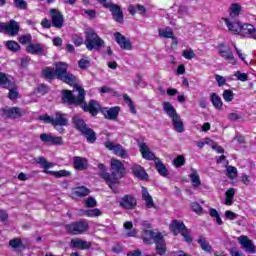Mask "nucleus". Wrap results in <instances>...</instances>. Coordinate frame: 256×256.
Instances as JSON below:
<instances>
[{"mask_svg": "<svg viewBox=\"0 0 256 256\" xmlns=\"http://www.w3.org/2000/svg\"><path fill=\"white\" fill-rule=\"evenodd\" d=\"M84 45L88 51H101L105 47V40L95 30H88L85 32Z\"/></svg>", "mask_w": 256, "mask_h": 256, "instance_id": "7ed1b4c3", "label": "nucleus"}, {"mask_svg": "<svg viewBox=\"0 0 256 256\" xmlns=\"http://www.w3.org/2000/svg\"><path fill=\"white\" fill-rule=\"evenodd\" d=\"M182 57L188 60L195 59V51H193V49L184 50L182 53Z\"/></svg>", "mask_w": 256, "mask_h": 256, "instance_id": "603ef678", "label": "nucleus"}, {"mask_svg": "<svg viewBox=\"0 0 256 256\" xmlns=\"http://www.w3.org/2000/svg\"><path fill=\"white\" fill-rule=\"evenodd\" d=\"M238 243L247 253H255V245H253V242L247 236L242 235L238 237Z\"/></svg>", "mask_w": 256, "mask_h": 256, "instance_id": "2eb2a0df", "label": "nucleus"}, {"mask_svg": "<svg viewBox=\"0 0 256 256\" xmlns=\"http://www.w3.org/2000/svg\"><path fill=\"white\" fill-rule=\"evenodd\" d=\"M0 85H3L6 89L11 85V81L7 78V75L0 72Z\"/></svg>", "mask_w": 256, "mask_h": 256, "instance_id": "3c124183", "label": "nucleus"}, {"mask_svg": "<svg viewBox=\"0 0 256 256\" xmlns=\"http://www.w3.org/2000/svg\"><path fill=\"white\" fill-rule=\"evenodd\" d=\"M123 227L126 229L128 237H135V235H137V229L133 228V222L127 221L124 223Z\"/></svg>", "mask_w": 256, "mask_h": 256, "instance_id": "ea45409f", "label": "nucleus"}, {"mask_svg": "<svg viewBox=\"0 0 256 256\" xmlns=\"http://www.w3.org/2000/svg\"><path fill=\"white\" fill-rule=\"evenodd\" d=\"M76 91L78 92V96H75V94L69 90H64L62 92V99L64 103H68V105H80L83 111H86L95 117V115L101 111L99 102L91 100L87 104L85 103V89H83L81 86H76Z\"/></svg>", "mask_w": 256, "mask_h": 256, "instance_id": "f257e3e1", "label": "nucleus"}, {"mask_svg": "<svg viewBox=\"0 0 256 256\" xmlns=\"http://www.w3.org/2000/svg\"><path fill=\"white\" fill-rule=\"evenodd\" d=\"M234 75L238 79V81L245 82V81H248V79H249V76H247V74L241 73L240 71L235 72Z\"/></svg>", "mask_w": 256, "mask_h": 256, "instance_id": "bf43d9fd", "label": "nucleus"}, {"mask_svg": "<svg viewBox=\"0 0 256 256\" xmlns=\"http://www.w3.org/2000/svg\"><path fill=\"white\" fill-rule=\"evenodd\" d=\"M78 65H79L80 69H87V67H89V65H91V62L85 58H82L78 62Z\"/></svg>", "mask_w": 256, "mask_h": 256, "instance_id": "69168bd1", "label": "nucleus"}, {"mask_svg": "<svg viewBox=\"0 0 256 256\" xmlns=\"http://www.w3.org/2000/svg\"><path fill=\"white\" fill-rule=\"evenodd\" d=\"M132 173L140 179V181H145L149 177L147 172H145V168L141 167L139 164H134L132 166Z\"/></svg>", "mask_w": 256, "mask_h": 256, "instance_id": "412c9836", "label": "nucleus"}, {"mask_svg": "<svg viewBox=\"0 0 256 256\" xmlns=\"http://www.w3.org/2000/svg\"><path fill=\"white\" fill-rule=\"evenodd\" d=\"M43 75L46 79H53V77H55V72L51 68H46L43 70Z\"/></svg>", "mask_w": 256, "mask_h": 256, "instance_id": "4d7b16f0", "label": "nucleus"}, {"mask_svg": "<svg viewBox=\"0 0 256 256\" xmlns=\"http://www.w3.org/2000/svg\"><path fill=\"white\" fill-rule=\"evenodd\" d=\"M142 199L145 201V206L147 209H153L155 207V202H153V197L147 191V188L142 187Z\"/></svg>", "mask_w": 256, "mask_h": 256, "instance_id": "393cba45", "label": "nucleus"}, {"mask_svg": "<svg viewBox=\"0 0 256 256\" xmlns=\"http://www.w3.org/2000/svg\"><path fill=\"white\" fill-rule=\"evenodd\" d=\"M110 11L113 15V19H115L117 23H121L123 21V11H121V7H119V5L114 4L110 8Z\"/></svg>", "mask_w": 256, "mask_h": 256, "instance_id": "7c9ffc66", "label": "nucleus"}, {"mask_svg": "<svg viewBox=\"0 0 256 256\" xmlns=\"http://www.w3.org/2000/svg\"><path fill=\"white\" fill-rule=\"evenodd\" d=\"M72 123L77 129V131H79L82 135L86 137L88 143H95V141H97V136L95 134V131L89 128L81 117L74 116L72 118Z\"/></svg>", "mask_w": 256, "mask_h": 256, "instance_id": "20e7f679", "label": "nucleus"}, {"mask_svg": "<svg viewBox=\"0 0 256 256\" xmlns=\"http://www.w3.org/2000/svg\"><path fill=\"white\" fill-rule=\"evenodd\" d=\"M218 47L220 57L225 59V61H230L231 65L237 64V61L235 60L233 52L231 51V48H229V46H225V44H220Z\"/></svg>", "mask_w": 256, "mask_h": 256, "instance_id": "9b49d317", "label": "nucleus"}, {"mask_svg": "<svg viewBox=\"0 0 256 256\" xmlns=\"http://www.w3.org/2000/svg\"><path fill=\"white\" fill-rule=\"evenodd\" d=\"M171 119L174 131H176V133H183L185 131V125L183 124V120H181V116L178 114Z\"/></svg>", "mask_w": 256, "mask_h": 256, "instance_id": "a878e982", "label": "nucleus"}, {"mask_svg": "<svg viewBox=\"0 0 256 256\" xmlns=\"http://www.w3.org/2000/svg\"><path fill=\"white\" fill-rule=\"evenodd\" d=\"M110 165L111 174L108 173L107 168H105L104 164L100 163L98 165L99 177H101V179H104V181L114 193H117L113 185H117V183H119V180L123 179L125 175V165H123L122 161L115 158L111 159Z\"/></svg>", "mask_w": 256, "mask_h": 256, "instance_id": "f03ea898", "label": "nucleus"}, {"mask_svg": "<svg viewBox=\"0 0 256 256\" xmlns=\"http://www.w3.org/2000/svg\"><path fill=\"white\" fill-rule=\"evenodd\" d=\"M115 41L125 51H131L133 49V45L131 44V40L127 39L124 35L120 32L114 33Z\"/></svg>", "mask_w": 256, "mask_h": 256, "instance_id": "ddd939ff", "label": "nucleus"}, {"mask_svg": "<svg viewBox=\"0 0 256 256\" xmlns=\"http://www.w3.org/2000/svg\"><path fill=\"white\" fill-rule=\"evenodd\" d=\"M31 34L22 35L19 37V41L22 45H27L31 41Z\"/></svg>", "mask_w": 256, "mask_h": 256, "instance_id": "13d9d810", "label": "nucleus"}, {"mask_svg": "<svg viewBox=\"0 0 256 256\" xmlns=\"http://www.w3.org/2000/svg\"><path fill=\"white\" fill-rule=\"evenodd\" d=\"M198 243L201 249L205 251V253H213V247L211 246L209 241H207V238L200 236L198 238Z\"/></svg>", "mask_w": 256, "mask_h": 256, "instance_id": "72a5a7b5", "label": "nucleus"}, {"mask_svg": "<svg viewBox=\"0 0 256 256\" xmlns=\"http://www.w3.org/2000/svg\"><path fill=\"white\" fill-rule=\"evenodd\" d=\"M60 81H63L64 83H67L68 85L74 86L75 89H77V87H79V85H77V78L75 77V75H73L69 72H67L66 74L61 76Z\"/></svg>", "mask_w": 256, "mask_h": 256, "instance_id": "c85d7f7f", "label": "nucleus"}, {"mask_svg": "<svg viewBox=\"0 0 256 256\" xmlns=\"http://www.w3.org/2000/svg\"><path fill=\"white\" fill-rule=\"evenodd\" d=\"M82 215H86V217H99L101 216V210L98 208L92 210H85L82 212Z\"/></svg>", "mask_w": 256, "mask_h": 256, "instance_id": "37998d69", "label": "nucleus"}, {"mask_svg": "<svg viewBox=\"0 0 256 256\" xmlns=\"http://www.w3.org/2000/svg\"><path fill=\"white\" fill-rule=\"evenodd\" d=\"M70 245L75 249H81L83 251L91 247V242L82 240L81 238H74L71 240Z\"/></svg>", "mask_w": 256, "mask_h": 256, "instance_id": "aec40b11", "label": "nucleus"}, {"mask_svg": "<svg viewBox=\"0 0 256 256\" xmlns=\"http://www.w3.org/2000/svg\"><path fill=\"white\" fill-rule=\"evenodd\" d=\"M85 206L86 207H96L97 206V200L93 197H89L85 200Z\"/></svg>", "mask_w": 256, "mask_h": 256, "instance_id": "e2e57ef3", "label": "nucleus"}, {"mask_svg": "<svg viewBox=\"0 0 256 256\" xmlns=\"http://www.w3.org/2000/svg\"><path fill=\"white\" fill-rule=\"evenodd\" d=\"M210 101L218 111H223V100H221V97L217 93H212L210 95Z\"/></svg>", "mask_w": 256, "mask_h": 256, "instance_id": "c756f323", "label": "nucleus"}, {"mask_svg": "<svg viewBox=\"0 0 256 256\" xmlns=\"http://www.w3.org/2000/svg\"><path fill=\"white\" fill-rule=\"evenodd\" d=\"M192 173L189 175V178L192 182V187H200L201 186V178L199 177V173H197V170L191 169Z\"/></svg>", "mask_w": 256, "mask_h": 256, "instance_id": "4c0bfd02", "label": "nucleus"}, {"mask_svg": "<svg viewBox=\"0 0 256 256\" xmlns=\"http://www.w3.org/2000/svg\"><path fill=\"white\" fill-rule=\"evenodd\" d=\"M162 107L170 119H173L175 116L179 115L177 114V110H175L173 104L170 102H163Z\"/></svg>", "mask_w": 256, "mask_h": 256, "instance_id": "2f4dec72", "label": "nucleus"}, {"mask_svg": "<svg viewBox=\"0 0 256 256\" xmlns=\"http://www.w3.org/2000/svg\"><path fill=\"white\" fill-rule=\"evenodd\" d=\"M227 177H229V179L237 178V168L235 166L227 167Z\"/></svg>", "mask_w": 256, "mask_h": 256, "instance_id": "09e8293b", "label": "nucleus"}, {"mask_svg": "<svg viewBox=\"0 0 256 256\" xmlns=\"http://www.w3.org/2000/svg\"><path fill=\"white\" fill-rule=\"evenodd\" d=\"M170 229L174 233V235H177L179 233H182L187 229L185 224L181 221L173 220L170 224Z\"/></svg>", "mask_w": 256, "mask_h": 256, "instance_id": "bb28decb", "label": "nucleus"}, {"mask_svg": "<svg viewBox=\"0 0 256 256\" xmlns=\"http://www.w3.org/2000/svg\"><path fill=\"white\" fill-rule=\"evenodd\" d=\"M65 229L70 235H81L89 229V224L87 222L79 221L71 224H67Z\"/></svg>", "mask_w": 256, "mask_h": 256, "instance_id": "423d86ee", "label": "nucleus"}, {"mask_svg": "<svg viewBox=\"0 0 256 256\" xmlns=\"http://www.w3.org/2000/svg\"><path fill=\"white\" fill-rule=\"evenodd\" d=\"M101 111L105 119H109L110 121H117V118L119 117V111H121V108L115 106L112 108H103Z\"/></svg>", "mask_w": 256, "mask_h": 256, "instance_id": "dca6fc26", "label": "nucleus"}, {"mask_svg": "<svg viewBox=\"0 0 256 256\" xmlns=\"http://www.w3.org/2000/svg\"><path fill=\"white\" fill-rule=\"evenodd\" d=\"M40 139L43 143H49L50 145H63V137L54 136L52 134H41Z\"/></svg>", "mask_w": 256, "mask_h": 256, "instance_id": "4468645a", "label": "nucleus"}, {"mask_svg": "<svg viewBox=\"0 0 256 256\" xmlns=\"http://www.w3.org/2000/svg\"><path fill=\"white\" fill-rule=\"evenodd\" d=\"M14 7L20 9L21 11L27 10L28 4L25 0H13Z\"/></svg>", "mask_w": 256, "mask_h": 256, "instance_id": "a18cd8bd", "label": "nucleus"}, {"mask_svg": "<svg viewBox=\"0 0 256 256\" xmlns=\"http://www.w3.org/2000/svg\"><path fill=\"white\" fill-rule=\"evenodd\" d=\"M223 21L232 33H241L242 25L239 22H230L228 18H223Z\"/></svg>", "mask_w": 256, "mask_h": 256, "instance_id": "cd10ccee", "label": "nucleus"}, {"mask_svg": "<svg viewBox=\"0 0 256 256\" xmlns=\"http://www.w3.org/2000/svg\"><path fill=\"white\" fill-rule=\"evenodd\" d=\"M1 113L5 119H19L23 117V110L19 107H5L1 109Z\"/></svg>", "mask_w": 256, "mask_h": 256, "instance_id": "0eeeda50", "label": "nucleus"}, {"mask_svg": "<svg viewBox=\"0 0 256 256\" xmlns=\"http://www.w3.org/2000/svg\"><path fill=\"white\" fill-rule=\"evenodd\" d=\"M161 233L159 232H155L153 230H144L142 232V239L144 241V243H147L148 245H151V239H153L154 241L160 237Z\"/></svg>", "mask_w": 256, "mask_h": 256, "instance_id": "4be33fe9", "label": "nucleus"}, {"mask_svg": "<svg viewBox=\"0 0 256 256\" xmlns=\"http://www.w3.org/2000/svg\"><path fill=\"white\" fill-rule=\"evenodd\" d=\"M119 207L131 211L137 207V199L133 195H124L119 200Z\"/></svg>", "mask_w": 256, "mask_h": 256, "instance_id": "1a4fd4ad", "label": "nucleus"}, {"mask_svg": "<svg viewBox=\"0 0 256 256\" xmlns=\"http://www.w3.org/2000/svg\"><path fill=\"white\" fill-rule=\"evenodd\" d=\"M174 165L176 167H183L185 165V157L183 155H179L174 159Z\"/></svg>", "mask_w": 256, "mask_h": 256, "instance_id": "6e6d98bb", "label": "nucleus"}, {"mask_svg": "<svg viewBox=\"0 0 256 256\" xmlns=\"http://www.w3.org/2000/svg\"><path fill=\"white\" fill-rule=\"evenodd\" d=\"M50 17L52 19V25L56 29H61L63 27V23H65V19L63 18V14L57 9L50 10Z\"/></svg>", "mask_w": 256, "mask_h": 256, "instance_id": "f8f14e48", "label": "nucleus"}, {"mask_svg": "<svg viewBox=\"0 0 256 256\" xmlns=\"http://www.w3.org/2000/svg\"><path fill=\"white\" fill-rule=\"evenodd\" d=\"M73 163H74V169L77 171H85L87 169V159L81 157V156H75L73 158Z\"/></svg>", "mask_w": 256, "mask_h": 256, "instance_id": "b1692460", "label": "nucleus"}, {"mask_svg": "<svg viewBox=\"0 0 256 256\" xmlns=\"http://www.w3.org/2000/svg\"><path fill=\"white\" fill-rule=\"evenodd\" d=\"M215 80L217 81L218 83V86L219 87H223V85H225L226 81L225 78L219 74H216L215 75Z\"/></svg>", "mask_w": 256, "mask_h": 256, "instance_id": "774afa93", "label": "nucleus"}, {"mask_svg": "<svg viewBox=\"0 0 256 256\" xmlns=\"http://www.w3.org/2000/svg\"><path fill=\"white\" fill-rule=\"evenodd\" d=\"M181 235L184 237L186 243H192L193 239L189 235V229L186 228L185 231L181 233Z\"/></svg>", "mask_w": 256, "mask_h": 256, "instance_id": "338daca9", "label": "nucleus"}, {"mask_svg": "<svg viewBox=\"0 0 256 256\" xmlns=\"http://www.w3.org/2000/svg\"><path fill=\"white\" fill-rule=\"evenodd\" d=\"M9 94L8 97L11 100L17 99L19 97V92L13 87V84H10L9 87Z\"/></svg>", "mask_w": 256, "mask_h": 256, "instance_id": "8fccbe9b", "label": "nucleus"}, {"mask_svg": "<svg viewBox=\"0 0 256 256\" xmlns=\"http://www.w3.org/2000/svg\"><path fill=\"white\" fill-rule=\"evenodd\" d=\"M228 119L229 121H239V119H243V116H241V114L232 112L228 114Z\"/></svg>", "mask_w": 256, "mask_h": 256, "instance_id": "0e129e2a", "label": "nucleus"}, {"mask_svg": "<svg viewBox=\"0 0 256 256\" xmlns=\"http://www.w3.org/2000/svg\"><path fill=\"white\" fill-rule=\"evenodd\" d=\"M55 75L59 79L63 77L64 75H67V64L63 62H59L56 64V69H55Z\"/></svg>", "mask_w": 256, "mask_h": 256, "instance_id": "c9c22d12", "label": "nucleus"}, {"mask_svg": "<svg viewBox=\"0 0 256 256\" xmlns=\"http://www.w3.org/2000/svg\"><path fill=\"white\" fill-rule=\"evenodd\" d=\"M0 31H6L11 37H15L19 33V23L15 20H10L9 23H2Z\"/></svg>", "mask_w": 256, "mask_h": 256, "instance_id": "9d476101", "label": "nucleus"}, {"mask_svg": "<svg viewBox=\"0 0 256 256\" xmlns=\"http://www.w3.org/2000/svg\"><path fill=\"white\" fill-rule=\"evenodd\" d=\"M190 207L192 211H194V213H197L198 215H201V213H203V207H201V205L197 202H192Z\"/></svg>", "mask_w": 256, "mask_h": 256, "instance_id": "5fc2aeb1", "label": "nucleus"}, {"mask_svg": "<svg viewBox=\"0 0 256 256\" xmlns=\"http://www.w3.org/2000/svg\"><path fill=\"white\" fill-rule=\"evenodd\" d=\"M222 97L227 103H231L235 99V94L231 90H224Z\"/></svg>", "mask_w": 256, "mask_h": 256, "instance_id": "49530a36", "label": "nucleus"}, {"mask_svg": "<svg viewBox=\"0 0 256 256\" xmlns=\"http://www.w3.org/2000/svg\"><path fill=\"white\" fill-rule=\"evenodd\" d=\"M52 125L54 126V129L59 131V133H65V129L61 127H67L69 125V118H67V114L55 112L54 116H52Z\"/></svg>", "mask_w": 256, "mask_h": 256, "instance_id": "39448f33", "label": "nucleus"}, {"mask_svg": "<svg viewBox=\"0 0 256 256\" xmlns=\"http://www.w3.org/2000/svg\"><path fill=\"white\" fill-rule=\"evenodd\" d=\"M27 52L31 55H47L45 51V46L41 44H29L27 46Z\"/></svg>", "mask_w": 256, "mask_h": 256, "instance_id": "6ab92c4d", "label": "nucleus"}, {"mask_svg": "<svg viewBox=\"0 0 256 256\" xmlns=\"http://www.w3.org/2000/svg\"><path fill=\"white\" fill-rule=\"evenodd\" d=\"M226 200L224 202V205H233V199L235 197V188H230L226 191Z\"/></svg>", "mask_w": 256, "mask_h": 256, "instance_id": "a19ab883", "label": "nucleus"}, {"mask_svg": "<svg viewBox=\"0 0 256 256\" xmlns=\"http://www.w3.org/2000/svg\"><path fill=\"white\" fill-rule=\"evenodd\" d=\"M156 169L158 171V173L162 176V177H167V175H169V172L167 171V167H165V164H163V162L161 161V159L156 158L154 160Z\"/></svg>", "mask_w": 256, "mask_h": 256, "instance_id": "f704fd0d", "label": "nucleus"}, {"mask_svg": "<svg viewBox=\"0 0 256 256\" xmlns=\"http://www.w3.org/2000/svg\"><path fill=\"white\" fill-rule=\"evenodd\" d=\"M156 245V253L158 255H165L167 253V246L165 245V240L163 239V235L160 234V237L154 240Z\"/></svg>", "mask_w": 256, "mask_h": 256, "instance_id": "5701e85b", "label": "nucleus"}, {"mask_svg": "<svg viewBox=\"0 0 256 256\" xmlns=\"http://www.w3.org/2000/svg\"><path fill=\"white\" fill-rule=\"evenodd\" d=\"M9 245L13 249H17V248L21 247V245H23V241H21V238H14V239L10 240Z\"/></svg>", "mask_w": 256, "mask_h": 256, "instance_id": "864d4df0", "label": "nucleus"}, {"mask_svg": "<svg viewBox=\"0 0 256 256\" xmlns=\"http://www.w3.org/2000/svg\"><path fill=\"white\" fill-rule=\"evenodd\" d=\"M89 193H91V190L85 186H80L74 189V195H76V197H87Z\"/></svg>", "mask_w": 256, "mask_h": 256, "instance_id": "58836bf2", "label": "nucleus"}, {"mask_svg": "<svg viewBox=\"0 0 256 256\" xmlns=\"http://www.w3.org/2000/svg\"><path fill=\"white\" fill-rule=\"evenodd\" d=\"M40 121H44V123H49L50 125H53V116H49L47 114L39 116Z\"/></svg>", "mask_w": 256, "mask_h": 256, "instance_id": "680f3d73", "label": "nucleus"}, {"mask_svg": "<svg viewBox=\"0 0 256 256\" xmlns=\"http://www.w3.org/2000/svg\"><path fill=\"white\" fill-rule=\"evenodd\" d=\"M159 37H162L163 39H172V41H177V37H174L173 29L171 27L160 29Z\"/></svg>", "mask_w": 256, "mask_h": 256, "instance_id": "473e14b6", "label": "nucleus"}, {"mask_svg": "<svg viewBox=\"0 0 256 256\" xmlns=\"http://www.w3.org/2000/svg\"><path fill=\"white\" fill-rule=\"evenodd\" d=\"M44 173L47 175H52L53 177L61 178V177H71V172L68 170H59V171H51L44 170Z\"/></svg>", "mask_w": 256, "mask_h": 256, "instance_id": "e433bc0d", "label": "nucleus"}, {"mask_svg": "<svg viewBox=\"0 0 256 256\" xmlns=\"http://www.w3.org/2000/svg\"><path fill=\"white\" fill-rule=\"evenodd\" d=\"M240 34L243 35V37H251L252 39H256L255 26L251 24H243L240 30Z\"/></svg>", "mask_w": 256, "mask_h": 256, "instance_id": "a211bd4d", "label": "nucleus"}, {"mask_svg": "<svg viewBox=\"0 0 256 256\" xmlns=\"http://www.w3.org/2000/svg\"><path fill=\"white\" fill-rule=\"evenodd\" d=\"M241 13V5L238 3H233L230 7V17L235 19V17H239Z\"/></svg>", "mask_w": 256, "mask_h": 256, "instance_id": "79ce46f5", "label": "nucleus"}, {"mask_svg": "<svg viewBox=\"0 0 256 256\" xmlns=\"http://www.w3.org/2000/svg\"><path fill=\"white\" fill-rule=\"evenodd\" d=\"M81 14L82 15H88L90 19H95L97 12H95V10H81Z\"/></svg>", "mask_w": 256, "mask_h": 256, "instance_id": "052dcab7", "label": "nucleus"}, {"mask_svg": "<svg viewBox=\"0 0 256 256\" xmlns=\"http://www.w3.org/2000/svg\"><path fill=\"white\" fill-rule=\"evenodd\" d=\"M6 47L7 49H9V51H13V52H17L19 51V49H21V46L19 45V43L10 40L6 42Z\"/></svg>", "mask_w": 256, "mask_h": 256, "instance_id": "c03bdc74", "label": "nucleus"}, {"mask_svg": "<svg viewBox=\"0 0 256 256\" xmlns=\"http://www.w3.org/2000/svg\"><path fill=\"white\" fill-rule=\"evenodd\" d=\"M106 149H109V151H113L114 155H117L118 157H121L122 159H127L129 157V154L127 153V150L123 149V146L121 144H115L111 141L105 142Z\"/></svg>", "mask_w": 256, "mask_h": 256, "instance_id": "6e6552de", "label": "nucleus"}, {"mask_svg": "<svg viewBox=\"0 0 256 256\" xmlns=\"http://www.w3.org/2000/svg\"><path fill=\"white\" fill-rule=\"evenodd\" d=\"M139 148L143 159H146L147 161H153L156 159L155 154L151 151V149H149V146H147L146 143H141Z\"/></svg>", "mask_w": 256, "mask_h": 256, "instance_id": "f3484780", "label": "nucleus"}, {"mask_svg": "<svg viewBox=\"0 0 256 256\" xmlns=\"http://www.w3.org/2000/svg\"><path fill=\"white\" fill-rule=\"evenodd\" d=\"M125 103L128 104V106L130 107L131 113H137V110L135 109V104L133 103V101L131 100V97H129V95L124 94L123 96Z\"/></svg>", "mask_w": 256, "mask_h": 256, "instance_id": "de8ad7c7", "label": "nucleus"}]
</instances>
